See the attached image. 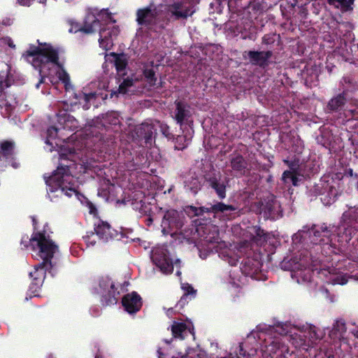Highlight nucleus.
I'll list each match as a JSON object with an SVG mask.
<instances>
[{"mask_svg": "<svg viewBox=\"0 0 358 358\" xmlns=\"http://www.w3.org/2000/svg\"><path fill=\"white\" fill-rule=\"evenodd\" d=\"M45 182L49 187V197L51 201L56 197H71L76 194L75 179L67 166H58L52 175L45 179Z\"/></svg>", "mask_w": 358, "mask_h": 358, "instance_id": "obj_1", "label": "nucleus"}, {"mask_svg": "<svg viewBox=\"0 0 358 358\" xmlns=\"http://www.w3.org/2000/svg\"><path fill=\"white\" fill-rule=\"evenodd\" d=\"M9 45H10V47H12V48H15V45H13V43H9Z\"/></svg>", "mask_w": 358, "mask_h": 358, "instance_id": "obj_45", "label": "nucleus"}, {"mask_svg": "<svg viewBox=\"0 0 358 358\" xmlns=\"http://www.w3.org/2000/svg\"><path fill=\"white\" fill-rule=\"evenodd\" d=\"M134 84V80L132 78H127L124 79L122 83L120 84L117 92L119 94H124L127 92L128 89L132 87ZM117 92H114L111 94V96L116 94Z\"/></svg>", "mask_w": 358, "mask_h": 358, "instance_id": "obj_20", "label": "nucleus"}, {"mask_svg": "<svg viewBox=\"0 0 358 358\" xmlns=\"http://www.w3.org/2000/svg\"><path fill=\"white\" fill-rule=\"evenodd\" d=\"M85 239L88 247L94 246L96 243L95 237L94 236L93 234H92L91 236H87L85 238Z\"/></svg>", "mask_w": 358, "mask_h": 358, "instance_id": "obj_36", "label": "nucleus"}, {"mask_svg": "<svg viewBox=\"0 0 358 358\" xmlns=\"http://www.w3.org/2000/svg\"><path fill=\"white\" fill-rule=\"evenodd\" d=\"M209 182L210 187L215 190L217 194L220 199H224L226 197V188L223 183L219 182V181L215 178H210Z\"/></svg>", "mask_w": 358, "mask_h": 358, "instance_id": "obj_17", "label": "nucleus"}, {"mask_svg": "<svg viewBox=\"0 0 358 358\" xmlns=\"http://www.w3.org/2000/svg\"><path fill=\"white\" fill-rule=\"evenodd\" d=\"M348 282L344 275H338L332 279L331 283L333 285H345Z\"/></svg>", "mask_w": 358, "mask_h": 358, "instance_id": "obj_31", "label": "nucleus"}, {"mask_svg": "<svg viewBox=\"0 0 358 358\" xmlns=\"http://www.w3.org/2000/svg\"><path fill=\"white\" fill-rule=\"evenodd\" d=\"M33 222H34V224H35V223H36V220H35V219H34V218H33Z\"/></svg>", "mask_w": 358, "mask_h": 358, "instance_id": "obj_46", "label": "nucleus"}, {"mask_svg": "<svg viewBox=\"0 0 358 358\" xmlns=\"http://www.w3.org/2000/svg\"><path fill=\"white\" fill-rule=\"evenodd\" d=\"M321 231L315 230L314 231V236L319 237L321 236L320 234H323V236L328 237L329 236L330 230H329L328 227L326 226H322L320 227Z\"/></svg>", "mask_w": 358, "mask_h": 358, "instance_id": "obj_30", "label": "nucleus"}, {"mask_svg": "<svg viewBox=\"0 0 358 358\" xmlns=\"http://www.w3.org/2000/svg\"><path fill=\"white\" fill-rule=\"evenodd\" d=\"M294 173L290 171H286L282 174V180L285 182H288L290 181V178L292 177Z\"/></svg>", "mask_w": 358, "mask_h": 358, "instance_id": "obj_37", "label": "nucleus"}, {"mask_svg": "<svg viewBox=\"0 0 358 358\" xmlns=\"http://www.w3.org/2000/svg\"><path fill=\"white\" fill-rule=\"evenodd\" d=\"M245 54L248 55L250 61L253 64H264L267 59L271 56V53L269 51H249L245 52L243 55V57L245 58Z\"/></svg>", "mask_w": 358, "mask_h": 358, "instance_id": "obj_10", "label": "nucleus"}, {"mask_svg": "<svg viewBox=\"0 0 358 358\" xmlns=\"http://www.w3.org/2000/svg\"><path fill=\"white\" fill-rule=\"evenodd\" d=\"M152 222V219H149L148 223H150Z\"/></svg>", "mask_w": 358, "mask_h": 358, "instance_id": "obj_47", "label": "nucleus"}, {"mask_svg": "<svg viewBox=\"0 0 358 358\" xmlns=\"http://www.w3.org/2000/svg\"><path fill=\"white\" fill-rule=\"evenodd\" d=\"M235 208L230 205H226L223 203H218L213 205L210 208H206V212H224L227 210H234Z\"/></svg>", "mask_w": 358, "mask_h": 358, "instance_id": "obj_21", "label": "nucleus"}, {"mask_svg": "<svg viewBox=\"0 0 358 358\" xmlns=\"http://www.w3.org/2000/svg\"><path fill=\"white\" fill-rule=\"evenodd\" d=\"M99 287L103 292H108L110 296V299L106 302V305L115 303V291L114 290L113 282L108 278H103L99 281Z\"/></svg>", "mask_w": 358, "mask_h": 358, "instance_id": "obj_11", "label": "nucleus"}, {"mask_svg": "<svg viewBox=\"0 0 358 358\" xmlns=\"http://www.w3.org/2000/svg\"><path fill=\"white\" fill-rule=\"evenodd\" d=\"M136 131L138 136L144 138L146 140H148L155 133L156 130L154 129L152 124L145 123L142 124L141 125L138 127L136 128Z\"/></svg>", "mask_w": 358, "mask_h": 358, "instance_id": "obj_14", "label": "nucleus"}, {"mask_svg": "<svg viewBox=\"0 0 358 358\" xmlns=\"http://www.w3.org/2000/svg\"><path fill=\"white\" fill-rule=\"evenodd\" d=\"M143 73L146 79V81L149 83L150 86H154L156 85L157 78L152 69H146L144 70Z\"/></svg>", "mask_w": 358, "mask_h": 358, "instance_id": "obj_25", "label": "nucleus"}, {"mask_svg": "<svg viewBox=\"0 0 358 358\" xmlns=\"http://www.w3.org/2000/svg\"><path fill=\"white\" fill-rule=\"evenodd\" d=\"M169 10L177 19L186 18L194 13V10H193L191 8L185 6L181 2H176L172 5H170L169 7Z\"/></svg>", "mask_w": 358, "mask_h": 358, "instance_id": "obj_8", "label": "nucleus"}, {"mask_svg": "<svg viewBox=\"0 0 358 358\" xmlns=\"http://www.w3.org/2000/svg\"><path fill=\"white\" fill-rule=\"evenodd\" d=\"M40 2H41V3H43V4H45V2H46V0H41V1H40Z\"/></svg>", "mask_w": 358, "mask_h": 358, "instance_id": "obj_43", "label": "nucleus"}, {"mask_svg": "<svg viewBox=\"0 0 358 358\" xmlns=\"http://www.w3.org/2000/svg\"><path fill=\"white\" fill-rule=\"evenodd\" d=\"M178 215V213L176 210H169L166 212V213L164 215V220L169 221V225H174L176 224V220L174 218L177 217Z\"/></svg>", "mask_w": 358, "mask_h": 358, "instance_id": "obj_27", "label": "nucleus"}, {"mask_svg": "<svg viewBox=\"0 0 358 358\" xmlns=\"http://www.w3.org/2000/svg\"><path fill=\"white\" fill-rule=\"evenodd\" d=\"M57 76L59 80H61L64 83L65 89L66 90H69L73 88V86L71 84L69 75L66 73V71L64 69H61L57 73Z\"/></svg>", "mask_w": 358, "mask_h": 358, "instance_id": "obj_19", "label": "nucleus"}, {"mask_svg": "<svg viewBox=\"0 0 358 358\" xmlns=\"http://www.w3.org/2000/svg\"><path fill=\"white\" fill-rule=\"evenodd\" d=\"M350 217L352 220L358 222V208L350 209L343 214V217Z\"/></svg>", "mask_w": 358, "mask_h": 358, "instance_id": "obj_29", "label": "nucleus"}, {"mask_svg": "<svg viewBox=\"0 0 358 358\" xmlns=\"http://www.w3.org/2000/svg\"><path fill=\"white\" fill-rule=\"evenodd\" d=\"M34 0H17L19 4L23 6H29Z\"/></svg>", "mask_w": 358, "mask_h": 358, "instance_id": "obj_38", "label": "nucleus"}, {"mask_svg": "<svg viewBox=\"0 0 358 358\" xmlns=\"http://www.w3.org/2000/svg\"><path fill=\"white\" fill-rule=\"evenodd\" d=\"M305 333L307 334L306 336L309 338V339L313 342L322 338V335L318 334L317 329L315 327L310 326L308 327Z\"/></svg>", "mask_w": 358, "mask_h": 358, "instance_id": "obj_23", "label": "nucleus"}, {"mask_svg": "<svg viewBox=\"0 0 358 358\" xmlns=\"http://www.w3.org/2000/svg\"><path fill=\"white\" fill-rule=\"evenodd\" d=\"M7 76L6 73L1 72L0 73V88L1 90L3 89L4 87H8V83H7L6 80V77Z\"/></svg>", "mask_w": 358, "mask_h": 358, "instance_id": "obj_34", "label": "nucleus"}, {"mask_svg": "<svg viewBox=\"0 0 358 358\" xmlns=\"http://www.w3.org/2000/svg\"><path fill=\"white\" fill-rule=\"evenodd\" d=\"M286 333H287V331H284V330H283V331H280V334H286Z\"/></svg>", "mask_w": 358, "mask_h": 358, "instance_id": "obj_44", "label": "nucleus"}, {"mask_svg": "<svg viewBox=\"0 0 358 358\" xmlns=\"http://www.w3.org/2000/svg\"><path fill=\"white\" fill-rule=\"evenodd\" d=\"M14 147L13 143L10 141H4L1 143V150L5 155H9L11 153Z\"/></svg>", "mask_w": 358, "mask_h": 358, "instance_id": "obj_28", "label": "nucleus"}, {"mask_svg": "<svg viewBox=\"0 0 358 358\" xmlns=\"http://www.w3.org/2000/svg\"><path fill=\"white\" fill-rule=\"evenodd\" d=\"M194 209V214L195 215H200L203 212L205 211L204 210V208H192Z\"/></svg>", "mask_w": 358, "mask_h": 358, "instance_id": "obj_39", "label": "nucleus"}, {"mask_svg": "<svg viewBox=\"0 0 358 358\" xmlns=\"http://www.w3.org/2000/svg\"><path fill=\"white\" fill-rule=\"evenodd\" d=\"M176 109L175 113V119L178 123L182 124L183 122L190 115L189 106L181 102L176 101Z\"/></svg>", "mask_w": 358, "mask_h": 358, "instance_id": "obj_13", "label": "nucleus"}, {"mask_svg": "<svg viewBox=\"0 0 358 358\" xmlns=\"http://www.w3.org/2000/svg\"><path fill=\"white\" fill-rule=\"evenodd\" d=\"M95 13L96 17L97 19L98 22V29L99 28V21H104V22H115V21L113 20L111 13H108L106 10H101L99 11L96 8H90L89 9L88 12L94 11Z\"/></svg>", "mask_w": 358, "mask_h": 358, "instance_id": "obj_15", "label": "nucleus"}, {"mask_svg": "<svg viewBox=\"0 0 358 358\" xmlns=\"http://www.w3.org/2000/svg\"><path fill=\"white\" fill-rule=\"evenodd\" d=\"M122 303L125 310L129 313L138 311L142 305L140 296L135 292L124 296Z\"/></svg>", "mask_w": 358, "mask_h": 358, "instance_id": "obj_7", "label": "nucleus"}, {"mask_svg": "<svg viewBox=\"0 0 358 358\" xmlns=\"http://www.w3.org/2000/svg\"><path fill=\"white\" fill-rule=\"evenodd\" d=\"M182 289L185 290L184 296H187L189 294L194 295L196 293V291L194 289V288L187 284L182 286Z\"/></svg>", "mask_w": 358, "mask_h": 358, "instance_id": "obj_35", "label": "nucleus"}, {"mask_svg": "<svg viewBox=\"0 0 358 358\" xmlns=\"http://www.w3.org/2000/svg\"><path fill=\"white\" fill-rule=\"evenodd\" d=\"M43 82V78H41L40 82L36 85V87L38 88L39 87V85H41V83H42Z\"/></svg>", "mask_w": 358, "mask_h": 358, "instance_id": "obj_42", "label": "nucleus"}, {"mask_svg": "<svg viewBox=\"0 0 358 358\" xmlns=\"http://www.w3.org/2000/svg\"><path fill=\"white\" fill-rule=\"evenodd\" d=\"M94 96H95V94L93 93L85 95V98L86 101H89L90 99L94 98Z\"/></svg>", "mask_w": 358, "mask_h": 358, "instance_id": "obj_41", "label": "nucleus"}, {"mask_svg": "<svg viewBox=\"0 0 358 358\" xmlns=\"http://www.w3.org/2000/svg\"><path fill=\"white\" fill-rule=\"evenodd\" d=\"M152 222V219H149L148 223H150Z\"/></svg>", "mask_w": 358, "mask_h": 358, "instance_id": "obj_48", "label": "nucleus"}, {"mask_svg": "<svg viewBox=\"0 0 358 358\" xmlns=\"http://www.w3.org/2000/svg\"><path fill=\"white\" fill-rule=\"evenodd\" d=\"M185 329L186 325L183 323L175 322L171 327V331L174 337H182V334Z\"/></svg>", "mask_w": 358, "mask_h": 358, "instance_id": "obj_24", "label": "nucleus"}, {"mask_svg": "<svg viewBox=\"0 0 358 358\" xmlns=\"http://www.w3.org/2000/svg\"><path fill=\"white\" fill-rule=\"evenodd\" d=\"M96 358H97V357H96Z\"/></svg>", "mask_w": 358, "mask_h": 358, "instance_id": "obj_49", "label": "nucleus"}, {"mask_svg": "<svg viewBox=\"0 0 358 358\" xmlns=\"http://www.w3.org/2000/svg\"><path fill=\"white\" fill-rule=\"evenodd\" d=\"M58 129L55 127H51L48 129V138L46 140V143H49V138H53L57 136Z\"/></svg>", "mask_w": 358, "mask_h": 358, "instance_id": "obj_33", "label": "nucleus"}, {"mask_svg": "<svg viewBox=\"0 0 358 358\" xmlns=\"http://www.w3.org/2000/svg\"><path fill=\"white\" fill-rule=\"evenodd\" d=\"M152 259L164 273H171L173 271V262L164 246L155 247L152 251Z\"/></svg>", "mask_w": 358, "mask_h": 358, "instance_id": "obj_4", "label": "nucleus"}, {"mask_svg": "<svg viewBox=\"0 0 358 358\" xmlns=\"http://www.w3.org/2000/svg\"><path fill=\"white\" fill-rule=\"evenodd\" d=\"M25 59L37 68L43 64L51 62L60 66L58 63V52L50 45L42 47L31 46L24 55Z\"/></svg>", "mask_w": 358, "mask_h": 358, "instance_id": "obj_3", "label": "nucleus"}, {"mask_svg": "<svg viewBox=\"0 0 358 358\" xmlns=\"http://www.w3.org/2000/svg\"><path fill=\"white\" fill-rule=\"evenodd\" d=\"M114 57V63L117 71L124 70L127 66V61L124 55H112Z\"/></svg>", "mask_w": 358, "mask_h": 358, "instance_id": "obj_18", "label": "nucleus"}, {"mask_svg": "<svg viewBox=\"0 0 358 358\" xmlns=\"http://www.w3.org/2000/svg\"><path fill=\"white\" fill-rule=\"evenodd\" d=\"M96 235L104 241H108L114 236L113 231L111 229L108 223L105 222H100L95 225L94 228Z\"/></svg>", "mask_w": 358, "mask_h": 358, "instance_id": "obj_12", "label": "nucleus"}, {"mask_svg": "<svg viewBox=\"0 0 358 358\" xmlns=\"http://www.w3.org/2000/svg\"><path fill=\"white\" fill-rule=\"evenodd\" d=\"M231 167L236 171H241L246 168V163L241 156H236L231 160Z\"/></svg>", "mask_w": 358, "mask_h": 358, "instance_id": "obj_22", "label": "nucleus"}, {"mask_svg": "<svg viewBox=\"0 0 358 358\" xmlns=\"http://www.w3.org/2000/svg\"><path fill=\"white\" fill-rule=\"evenodd\" d=\"M334 329L339 331L340 334H342L345 331V324L341 320L336 321V324H334Z\"/></svg>", "mask_w": 358, "mask_h": 358, "instance_id": "obj_32", "label": "nucleus"}, {"mask_svg": "<svg viewBox=\"0 0 358 358\" xmlns=\"http://www.w3.org/2000/svg\"><path fill=\"white\" fill-rule=\"evenodd\" d=\"M345 103V98L343 94H340L332 98L328 103V108L331 110H336Z\"/></svg>", "mask_w": 358, "mask_h": 358, "instance_id": "obj_16", "label": "nucleus"}, {"mask_svg": "<svg viewBox=\"0 0 358 358\" xmlns=\"http://www.w3.org/2000/svg\"><path fill=\"white\" fill-rule=\"evenodd\" d=\"M118 34V30L115 27H113L112 29L108 32L106 29H101L99 31V44L101 47L104 50H109L112 48L113 43L112 40V36H116Z\"/></svg>", "mask_w": 358, "mask_h": 358, "instance_id": "obj_9", "label": "nucleus"}, {"mask_svg": "<svg viewBox=\"0 0 358 358\" xmlns=\"http://www.w3.org/2000/svg\"><path fill=\"white\" fill-rule=\"evenodd\" d=\"M290 181L294 186L298 185V178L294 174H293L292 177L290 178Z\"/></svg>", "mask_w": 358, "mask_h": 358, "instance_id": "obj_40", "label": "nucleus"}, {"mask_svg": "<svg viewBox=\"0 0 358 358\" xmlns=\"http://www.w3.org/2000/svg\"><path fill=\"white\" fill-rule=\"evenodd\" d=\"M29 245L33 251L38 252V256L43 260L36 266V271H40L41 275L45 274L43 268L51 265L50 259L58 250V247L44 233L38 231L33 233L29 239Z\"/></svg>", "mask_w": 358, "mask_h": 358, "instance_id": "obj_2", "label": "nucleus"}, {"mask_svg": "<svg viewBox=\"0 0 358 358\" xmlns=\"http://www.w3.org/2000/svg\"><path fill=\"white\" fill-rule=\"evenodd\" d=\"M159 11L154 2H151L148 7L139 8L136 11V21L139 25L148 26L156 23Z\"/></svg>", "mask_w": 358, "mask_h": 358, "instance_id": "obj_5", "label": "nucleus"}, {"mask_svg": "<svg viewBox=\"0 0 358 358\" xmlns=\"http://www.w3.org/2000/svg\"><path fill=\"white\" fill-rule=\"evenodd\" d=\"M330 4L334 5L336 7L347 8L353 3L354 0H328Z\"/></svg>", "mask_w": 358, "mask_h": 358, "instance_id": "obj_26", "label": "nucleus"}, {"mask_svg": "<svg viewBox=\"0 0 358 358\" xmlns=\"http://www.w3.org/2000/svg\"><path fill=\"white\" fill-rule=\"evenodd\" d=\"M95 10L94 11L87 12L84 24L80 28L76 23H71V28L69 29L70 33H76L82 31L85 34H92L98 29V22L95 15Z\"/></svg>", "mask_w": 358, "mask_h": 358, "instance_id": "obj_6", "label": "nucleus"}]
</instances>
